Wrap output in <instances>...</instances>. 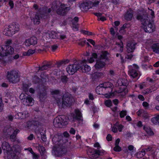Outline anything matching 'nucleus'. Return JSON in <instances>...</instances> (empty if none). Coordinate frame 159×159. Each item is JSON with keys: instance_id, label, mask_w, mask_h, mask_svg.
Returning <instances> with one entry per match:
<instances>
[{"instance_id": "obj_19", "label": "nucleus", "mask_w": 159, "mask_h": 159, "mask_svg": "<svg viewBox=\"0 0 159 159\" xmlns=\"http://www.w3.org/2000/svg\"><path fill=\"white\" fill-rule=\"evenodd\" d=\"M29 116L28 112L26 111L20 112L17 113L15 116V118L18 119H23Z\"/></svg>"}, {"instance_id": "obj_18", "label": "nucleus", "mask_w": 159, "mask_h": 159, "mask_svg": "<svg viewBox=\"0 0 159 159\" xmlns=\"http://www.w3.org/2000/svg\"><path fill=\"white\" fill-rule=\"evenodd\" d=\"M136 43H135L132 41H129L126 45V49L127 52L128 53L132 52L134 51L135 48V45Z\"/></svg>"}, {"instance_id": "obj_63", "label": "nucleus", "mask_w": 159, "mask_h": 159, "mask_svg": "<svg viewBox=\"0 0 159 159\" xmlns=\"http://www.w3.org/2000/svg\"><path fill=\"white\" fill-rule=\"evenodd\" d=\"M89 98L91 100H93L94 99L93 95L91 93L89 94Z\"/></svg>"}, {"instance_id": "obj_4", "label": "nucleus", "mask_w": 159, "mask_h": 159, "mask_svg": "<svg viewBox=\"0 0 159 159\" xmlns=\"http://www.w3.org/2000/svg\"><path fill=\"white\" fill-rule=\"evenodd\" d=\"M20 75L19 73L16 70H13L8 71L7 78L9 82L12 83H16L19 81Z\"/></svg>"}, {"instance_id": "obj_42", "label": "nucleus", "mask_w": 159, "mask_h": 159, "mask_svg": "<svg viewBox=\"0 0 159 159\" xmlns=\"http://www.w3.org/2000/svg\"><path fill=\"white\" fill-rule=\"evenodd\" d=\"M31 153L32 154L34 159H38L39 156L34 153L32 149H31Z\"/></svg>"}, {"instance_id": "obj_6", "label": "nucleus", "mask_w": 159, "mask_h": 159, "mask_svg": "<svg viewBox=\"0 0 159 159\" xmlns=\"http://www.w3.org/2000/svg\"><path fill=\"white\" fill-rule=\"evenodd\" d=\"M66 151V149L63 144H58V143H56V145L53 147L52 152L56 156L58 157L65 154Z\"/></svg>"}, {"instance_id": "obj_57", "label": "nucleus", "mask_w": 159, "mask_h": 159, "mask_svg": "<svg viewBox=\"0 0 159 159\" xmlns=\"http://www.w3.org/2000/svg\"><path fill=\"white\" fill-rule=\"evenodd\" d=\"M67 78L66 76H63L61 78V80L63 82H66L67 81Z\"/></svg>"}, {"instance_id": "obj_23", "label": "nucleus", "mask_w": 159, "mask_h": 159, "mask_svg": "<svg viewBox=\"0 0 159 159\" xmlns=\"http://www.w3.org/2000/svg\"><path fill=\"white\" fill-rule=\"evenodd\" d=\"M112 84L109 82H105L103 83L100 84V88L104 89V90H105L106 89H110L111 91V87H112Z\"/></svg>"}, {"instance_id": "obj_33", "label": "nucleus", "mask_w": 159, "mask_h": 159, "mask_svg": "<svg viewBox=\"0 0 159 159\" xmlns=\"http://www.w3.org/2000/svg\"><path fill=\"white\" fill-rule=\"evenodd\" d=\"M50 65L47 64L42 66L41 67H39V70H43L48 69L50 68Z\"/></svg>"}, {"instance_id": "obj_17", "label": "nucleus", "mask_w": 159, "mask_h": 159, "mask_svg": "<svg viewBox=\"0 0 159 159\" xmlns=\"http://www.w3.org/2000/svg\"><path fill=\"white\" fill-rule=\"evenodd\" d=\"M37 43V38L34 36L26 39L25 42V45L26 46H30L31 45H34Z\"/></svg>"}, {"instance_id": "obj_2", "label": "nucleus", "mask_w": 159, "mask_h": 159, "mask_svg": "<svg viewBox=\"0 0 159 159\" xmlns=\"http://www.w3.org/2000/svg\"><path fill=\"white\" fill-rule=\"evenodd\" d=\"M51 11L52 9L51 8H48L45 7H44L42 8H40L39 12L35 15L33 19L34 24H39L40 20L46 18Z\"/></svg>"}, {"instance_id": "obj_3", "label": "nucleus", "mask_w": 159, "mask_h": 159, "mask_svg": "<svg viewBox=\"0 0 159 159\" xmlns=\"http://www.w3.org/2000/svg\"><path fill=\"white\" fill-rule=\"evenodd\" d=\"M58 3V2L57 1L53 2L52 4V9L53 11H56L58 14L65 15L70 10V7L66 6L64 4H61L59 8H57Z\"/></svg>"}, {"instance_id": "obj_11", "label": "nucleus", "mask_w": 159, "mask_h": 159, "mask_svg": "<svg viewBox=\"0 0 159 159\" xmlns=\"http://www.w3.org/2000/svg\"><path fill=\"white\" fill-rule=\"evenodd\" d=\"M139 68V67L135 64L129 67V73L133 78H135L138 76V70Z\"/></svg>"}, {"instance_id": "obj_12", "label": "nucleus", "mask_w": 159, "mask_h": 159, "mask_svg": "<svg viewBox=\"0 0 159 159\" xmlns=\"http://www.w3.org/2000/svg\"><path fill=\"white\" fill-rule=\"evenodd\" d=\"M137 18L138 20H139L141 22L142 25L144 26L150 21L149 18L147 14L143 15H138Z\"/></svg>"}, {"instance_id": "obj_49", "label": "nucleus", "mask_w": 159, "mask_h": 159, "mask_svg": "<svg viewBox=\"0 0 159 159\" xmlns=\"http://www.w3.org/2000/svg\"><path fill=\"white\" fill-rule=\"evenodd\" d=\"M2 100L1 95H0V112H1L2 110Z\"/></svg>"}, {"instance_id": "obj_30", "label": "nucleus", "mask_w": 159, "mask_h": 159, "mask_svg": "<svg viewBox=\"0 0 159 159\" xmlns=\"http://www.w3.org/2000/svg\"><path fill=\"white\" fill-rule=\"evenodd\" d=\"M144 129L146 131L147 133L150 135H153L154 134L153 132L152 131L151 129L149 127H143Z\"/></svg>"}, {"instance_id": "obj_8", "label": "nucleus", "mask_w": 159, "mask_h": 159, "mask_svg": "<svg viewBox=\"0 0 159 159\" xmlns=\"http://www.w3.org/2000/svg\"><path fill=\"white\" fill-rule=\"evenodd\" d=\"M80 63H82L81 61L76 62L75 63L69 65L66 68L67 72L70 75L74 74L77 71L79 70H80Z\"/></svg>"}, {"instance_id": "obj_59", "label": "nucleus", "mask_w": 159, "mask_h": 159, "mask_svg": "<svg viewBox=\"0 0 159 159\" xmlns=\"http://www.w3.org/2000/svg\"><path fill=\"white\" fill-rule=\"evenodd\" d=\"M73 27L76 30H78V24H74V25L73 24Z\"/></svg>"}, {"instance_id": "obj_37", "label": "nucleus", "mask_w": 159, "mask_h": 159, "mask_svg": "<svg viewBox=\"0 0 159 159\" xmlns=\"http://www.w3.org/2000/svg\"><path fill=\"white\" fill-rule=\"evenodd\" d=\"M145 154V153L142 151V150L141 151H140L138 152L136 154V156L138 158H141L143 157Z\"/></svg>"}, {"instance_id": "obj_61", "label": "nucleus", "mask_w": 159, "mask_h": 159, "mask_svg": "<svg viewBox=\"0 0 159 159\" xmlns=\"http://www.w3.org/2000/svg\"><path fill=\"white\" fill-rule=\"evenodd\" d=\"M20 132V130L17 129H16L15 130L13 133V134H14L16 136V135H17V134L18 133Z\"/></svg>"}, {"instance_id": "obj_24", "label": "nucleus", "mask_w": 159, "mask_h": 159, "mask_svg": "<svg viewBox=\"0 0 159 159\" xmlns=\"http://www.w3.org/2000/svg\"><path fill=\"white\" fill-rule=\"evenodd\" d=\"M2 148L3 150H6L7 152L10 151L11 150L9 143L6 142H4L2 143Z\"/></svg>"}, {"instance_id": "obj_29", "label": "nucleus", "mask_w": 159, "mask_h": 159, "mask_svg": "<svg viewBox=\"0 0 159 159\" xmlns=\"http://www.w3.org/2000/svg\"><path fill=\"white\" fill-rule=\"evenodd\" d=\"M47 95L46 92L44 91L40 93L39 97L40 101H43L47 98Z\"/></svg>"}, {"instance_id": "obj_60", "label": "nucleus", "mask_w": 159, "mask_h": 159, "mask_svg": "<svg viewBox=\"0 0 159 159\" xmlns=\"http://www.w3.org/2000/svg\"><path fill=\"white\" fill-rule=\"evenodd\" d=\"M70 132L72 134H74L75 133V130L73 128H71L70 131Z\"/></svg>"}, {"instance_id": "obj_46", "label": "nucleus", "mask_w": 159, "mask_h": 159, "mask_svg": "<svg viewBox=\"0 0 159 159\" xmlns=\"http://www.w3.org/2000/svg\"><path fill=\"white\" fill-rule=\"evenodd\" d=\"M16 136L14 134H12L10 136V139L11 141H14L16 139Z\"/></svg>"}, {"instance_id": "obj_31", "label": "nucleus", "mask_w": 159, "mask_h": 159, "mask_svg": "<svg viewBox=\"0 0 159 159\" xmlns=\"http://www.w3.org/2000/svg\"><path fill=\"white\" fill-rule=\"evenodd\" d=\"M152 123L156 125L159 124V115L151 119Z\"/></svg>"}, {"instance_id": "obj_56", "label": "nucleus", "mask_w": 159, "mask_h": 159, "mask_svg": "<svg viewBox=\"0 0 159 159\" xmlns=\"http://www.w3.org/2000/svg\"><path fill=\"white\" fill-rule=\"evenodd\" d=\"M85 43L86 40H84L83 41H81L80 42H79L78 43V44L80 45L81 46H83L85 44Z\"/></svg>"}, {"instance_id": "obj_28", "label": "nucleus", "mask_w": 159, "mask_h": 159, "mask_svg": "<svg viewBox=\"0 0 159 159\" xmlns=\"http://www.w3.org/2000/svg\"><path fill=\"white\" fill-rule=\"evenodd\" d=\"M129 26L130 25L129 24L125 23L121 27L120 30V33L122 34L125 33L126 31L125 29L129 28Z\"/></svg>"}, {"instance_id": "obj_34", "label": "nucleus", "mask_w": 159, "mask_h": 159, "mask_svg": "<svg viewBox=\"0 0 159 159\" xmlns=\"http://www.w3.org/2000/svg\"><path fill=\"white\" fill-rule=\"evenodd\" d=\"M38 148L41 154H43L45 152V148L43 146L39 145Z\"/></svg>"}, {"instance_id": "obj_39", "label": "nucleus", "mask_w": 159, "mask_h": 159, "mask_svg": "<svg viewBox=\"0 0 159 159\" xmlns=\"http://www.w3.org/2000/svg\"><path fill=\"white\" fill-rule=\"evenodd\" d=\"M58 136L57 135H55L54 137L52 139V141L53 143H56L57 142H58L57 143H58V144H59V140L58 139Z\"/></svg>"}, {"instance_id": "obj_53", "label": "nucleus", "mask_w": 159, "mask_h": 159, "mask_svg": "<svg viewBox=\"0 0 159 159\" xmlns=\"http://www.w3.org/2000/svg\"><path fill=\"white\" fill-rule=\"evenodd\" d=\"M7 119L10 121H12L13 119V116L11 115H9L7 117Z\"/></svg>"}, {"instance_id": "obj_20", "label": "nucleus", "mask_w": 159, "mask_h": 159, "mask_svg": "<svg viewBox=\"0 0 159 159\" xmlns=\"http://www.w3.org/2000/svg\"><path fill=\"white\" fill-rule=\"evenodd\" d=\"M4 48L6 56L8 55H12L14 53V49L11 46L9 45H6L5 46H4Z\"/></svg>"}, {"instance_id": "obj_51", "label": "nucleus", "mask_w": 159, "mask_h": 159, "mask_svg": "<svg viewBox=\"0 0 159 159\" xmlns=\"http://www.w3.org/2000/svg\"><path fill=\"white\" fill-rule=\"evenodd\" d=\"M108 141H110L112 140V136L110 134H108L106 137Z\"/></svg>"}, {"instance_id": "obj_21", "label": "nucleus", "mask_w": 159, "mask_h": 159, "mask_svg": "<svg viewBox=\"0 0 159 159\" xmlns=\"http://www.w3.org/2000/svg\"><path fill=\"white\" fill-rule=\"evenodd\" d=\"M23 101V103L24 105L26 106H32L33 104V99L30 97H28L25 99L24 98Z\"/></svg>"}, {"instance_id": "obj_47", "label": "nucleus", "mask_w": 159, "mask_h": 159, "mask_svg": "<svg viewBox=\"0 0 159 159\" xmlns=\"http://www.w3.org/2000/svg\"><path fill=\"white\" fill-rule=\"evenodd\" d=\"M119 56H120V57L121 63H123L124 62L123 57L120 54H119V53L116 54V57H119Z\"/></svg>"}, {"instance_id": "obj_14", "label": "nucleus", "mask_w": 159, "mask_h": 159, "mask_svg": "<svg viewBox=\"0 0 159 159\" xmlns=\"http://www.w3.org/2000/svg\"><path fill=\"white\" fill-rule=\"evenodd\" d=\"M92 55V57L88 59V61L89 63H92L94 61L95 59H96V63L95 65V67L96 69L98 70L99 69V59H97L98 55L96 53H93Z\"/></svg>"}, {"instance_id": "obj_22", "label": "nucleus", "mask_w": 159, "mask_h": 159, "mask_svg": "<svg viewBox=\"0 0 159 159\" xmlns=\"http://www.w3.org/2000/svg\"><path fill=\"white\" fill-rule=\"evenodd\" d=\"M59 33H56L54 31H52L46 34L47 37L52 39L59 38Z\"/></svg>"}, {"instance_id": "obj_9", "label": "nucleus", "mask_w": 159, "mask_h": 159, "mask_svg": "<svg viewBox=\"0 0 159 159\" xmlns=\"http://www.w3.org/2000/svg\"><path fill=\"white\" fill-rule=\"evenodd\" d=\"M109 54L108 52L107 51H102L101 52V54L100 56V71L101 70V68H104L106 65L105 61L107 60V55Z\"/></svg>"}, {"instance_id": "obj_13", "label": "nucleus", "mask_w": 159, "mask_h": 159, "mask_svg": "<svg viewBox=\"0 0 159 159\" xmlns=\"http://www.w3.org/2000/svg\"><path fill=\"white\" fill-rule=\"evenodd\" d=\"M75 114L72 113L68 117V119L71 120L72 121L75 120H80L82 117L81 113L78 109L75 110Z\"/></svg>"}, {"instance_id": "obj_62", "label": "nucleus", "mask_w": 159, "mask_h": 159, "mask_svg": "<svg viewBox=\"0 0 159 159\" xmlns=\"http://www.w3.org/2000/svg\"><path fill=\"white\" fill-rule=\"evenodd\" d=\"M112 130L114 133H116L117 132L118 130L117 128L116 127H113L112 128Z\"/></svg>"}, {"instance_id": "obj_50", "label": "nucleus", "mask_w": 159, "mask_h": 159, "mask_svg": "<svg viewBox=\"0 0 159 159\" xmlns=\"http://www.w3.org/2000/svg\"><path fill=\"white\" fill-rule=\"evenodd\" d=\"M9 4L10 7L11 9H12L13 8L14 4L13 1L10 0L9 2Z\"/></svg>"}, {"instance_id": "obj_40", "label": "nucleus", "mask_w": 159, "mask_h": 159, "mask_svg": "<svg viewBox=\"0 0 159 159\" xmlns=\"http://www.w3.org/2000/svg\"><path fill=\"white\" fill-rule=\"evenodd\" d=\"M58 36V39H60V40H63L66 38V35L64 34H60L59 33Z\"/></svg>"}, {"instance_id": "obj_10", "label": "nucleus", "mask_w": 159, "mask_h": 159, "mask_svg": "<svg viewBox=\"0 0 159 159\" xmlns=\"http://www.w3.org/2000/svg\"><path fill=\"white\" fill-rule=\"evenodd\" d=\"M87 153L90 159H96L98 158L99 155V150L91 148H89L88 150Z\"/></svg>"}, {"instance_id": "obj_1", "label": "nucleus", "mask_w": 159, "mask_h": 159, "mask_svg": "<svg viewBox=\"0 0 159 159\" xmlns=\"http://www.w3.org/2000/svg\"><path fill=\"white\" fill-rule=\"evenodd\" d=\"M51 94L59 107L70 106L73 102L72 98L70 97L60 95L59 91L58 90H52Z\"/></svg>"}, {"instance_id": "obj_15", "label": "nucleus", "mask_w": 159, "mask_h": 159, "mask_svg": "<svg viewBox=\"0 0 159 159\" xmlns=\"http://www.w3.org/2000/svg\"><path fill=\"white\" fill-rule=\"evenodd\" d=\"M81 61L82 63H80V70L83 72H86L90 71L91 70V67L88 65L86 64L87 61L86 60L80 61Z\"/></svg>"}, {"instance_id": "obj_38", "label": "nucleus", "mask_w": 159, "mask_h": 159, "mask_svg": "<svg viewBox=\"0 0 159 159\" xmlns=\"http://www.w3.org/2000/svg\"><path fill=\"white\" fill-rule=\"evenodd\" d=\"M121 43H116V44L120 48L119 51L120 52H122L123 51V43L121 41Z\"/></svg>"}, {"instance_id": "obj_52", "label": "nucleus", "mask_w": 159, "mask_h": 159, "mask_svg": "<svg viewBox=\"0 0 159 159\" xmlns=\"http://www.w3.org/2000/svg\"><path fill=\"white\" fill-rule=\"evenodd\" d=\"M58 46L57 45H54L51 46V48H52V51H54L57 48Z\"/></svg>"}, {"instance_id": "obj_32", "label": "nucleus", "mask_w": 159, "mask_h": 159, "mask_svg": "<svg viewBox=\"0 0 159 159\" xmlns=\"http://www.w3.org/2000/svg\"><path fill=\"white\" fill-rule=\"evenodd\" d=\"M35 52V50L32 49H29L27 52H25L23 53L24 56H29Z\"/></svg>"}, {"instance_id": "obj_27", "label": "nucleus", "mask_w": 159, "mask_h": 159, "mask_svg": "<svg viewBox=\"0 0 159 159\" xmlns=\"http://www.w3.org/2000/svg\"><path fill=\"white\" fill-rule=\"evenodd\" d=\"M152 48L154 52L159 53V43L153 44L152 46Z\"/></svg>"}, {"instance_id": "obj_48", "label": "nucleus", "mask_w": 159, "mask_h": 159, "mask_svg": "<svg viewBox=\"0 0 159 159\" xmlns=\"http://www.w3.org/2000/svg\"><path fill=\"white\" fill-rule=\"evenodd\" d=\"M110 32L111 34L113 36V38H114V37L115 34V32L114 29L113 28H111L110 29Z\"/></svg>"}, {"instance_id": "obj_26", "label": "nucleus", "mask_w": 159, "mask_h": 159, "mask_svg": "<svg viewBox=\"0 0 159 159\" xmlns=\"http://www.w3.org/2000/svg\"><path fill=\"white\" fill-rule=\"evenodd\" d=\"M80 8L82 11H86L89 9V4L87 2H84L80 5Z\"/></svg>"}, {"instance_id": "obj_43", "label": "nucleus", "mask_w": 159, "mask_h": 159, "mask_svg": "<svg viewBox=\"0 0 159 159\" xmlns=\"http://www.w3.org/2000/svg\"><path fill=\"white\" fill-rule=\"evenodd\" d=\"M152 149V147L149 146L147 148L143 149L142 151H143L145 153L146 152L150 151Z\"/></svg>"}, {"instance_id": "obj_64", "label": "nucleus", "mask_w": 159, "mask_h": 159, "mask_svg": "<svg viewBox=\"0 0 159 159\" xmlns=\"http://www.w3.org/2000/svg\"><path fill=\"white\" fill-rule=\"evenodd\" d=\"M143 107H148L149 106L148 103L146 102H143Z\"/></svg>"}, {"instance_id": "obj_58", "label": "nucleus", "mask_w": 159, "mask_h": 159, "mask_svg": "<svg viewBox=\"0 0 159 159\" xmlns=\"http://www.w3.org/2000/svg\"><path fill=\"white\" fill-rule=\"evenodd\" d=\"M87 41L89 42L90 43H91L93 45H95V42L92 39H87Z\"/></svg>"}, {"instance_id": "obj_54", "label": "nucleus", "mask_w": 159, "mask_h": 159, "mask_svg": "<svg viewBox=\"0 0 159 159\" xmlns=\"http://www.w3.org/2000/svg\"><path fill=\"white\" fill-rule=\"evenodd\" d=\"M34 138V136L33 134H30L28 137L27 139L30 140H32Z\"/></svg>"}, {"instance_id": "obj_36", "label": "nucleus", "mask_w": 159, "mask_h": 159, "mask_svg": "<svg viewBox=\"0 0 159 159\" xmlns=\"http://www.w3.org/2000/svg\"><path fill=\"white\" fill-rule=\"evenodd\" d=\"M104 104L107 107H110L112 106V102L110 100H107L105 101Z\"/></svg>"}, {"instance_id": "obj_7", "label": "nucleus", "mask_w": 159, "mask_h": 159, "mask_svg": "<svg viewBox=\"0 0 159 159\" xmlns=\"http://www.w3.org/2000/svg\"><path fill=\"white\" fill-rule=\"evenodd\" d=\"M68 122L63 116H59L55 118L53 121L54 126L57 128H62L63 125H66Z\"/></svg>"}, {"instance_id": "obj_16", "label": "nucleus", "mask_w": 159, "mask_h": 159, "mask_svg": "<svg viewBox=\"0 0 159 159\" xmlns=\"http://www.w3.org/2000/svg\"><path fill=\"white\" fill-rule=\"evenodd\" d=\"M143 28L146 32L152 33L155 30V26L153 23L150 21L143 26Z\"/></svg>"}, {"instance_id": "obj_44", "label": "nucleus", "mask_w": 159, "mask_h": 159, "mask_svg": "<svg viewBox=\"0 0 159 159\" xmlns=\"http://www.w3.org/2000/svg\"><path fill=\"white\" fill-rule=\"evenodd\" d=\"M113 150L115 151L119 152L121 151L122 149L121 148L119 145H118L115 146Z\"/></svg>"}, {"instance_id": "obj_35", "label": "nucleus", "mask_w": 159, "mask_h": 159, "mask_svg": "<svg viewBox=\"0 0 159 159\" xmlns=\"http://www.w3.org/2000/svg\"><path fill=\"white\" fill-rule=\"evenodd\" d=\"M6 56V54L5 53L4 47H0V56L2 57Z\"/></svg>"}, {"instance_id": "obj_45", "label": "nucleus", "mask_w": 159, "mask_h": 159, "mask_svg": "<svg viewBox=\"0 0 159 159\" xmlns=\"http://www.w3.org/2000/svg\"><path fill=\"white\" fill-rule=\"evenodd\" d=\"M79 20V19L78 17H75L72 20V24L74 25V24H77V23L78 22Z\"/></svg>"}, {"instance_id": "obj_5", "label": "nucleus", "mask_w": 159, "mask_h": 159, "mask_svg": "<svg viewBox=\"0 0 159 159\" xmlns=\"http://www.w3.org/2000/svg\"><path fill=\"white\" fill-rule=\"evenodd\" d=\"M19 30V26L18 24H14L6 27L3 31V34L7 36H11L14 34L16 32Z\"/></svg>"}, {"instance_id": "obj_25", "label": "nucleus", "mask_w": 159, "mask_h": 159, "mask_svg": "<svg viewBox=\"0 0 159 159\" xmlns=\"http://www.w3.org/2000/svg\"><path fill=\"white\" fill-rule=\"evenodd\" d=\"M133 16L131 11H127L124 16V18L127 20L130 21L131 20Z\"/></svg>"}, {"instance_id": "obj_41", "label": "nucleus", "mask_w": 159, "mask_h": 159, "mask_svg": "<svg viewBox=\"0 0 159 159\" xmlns=\"http://www.w3.org/2000/svg\"><path fill=\"white\" fill-rule=\"evenodd\" d=\"M127 115L126 111H122L120 113V116L121 118L124 117Z\"/></svg>"}, {"instance_id": "obj_55", "label": "nucleus", "mask_w": 159, "mask_h": 159, "mask_svg": "<svg viewBox=\"0 0 159 159\" xmlns=\"http://www.w3.org/2000/svg\"><path fill=\"white\" fill-rule=\"evenodd\" d=\"M119 132H121L123 126L122 125H120L117 126Z\"/></svg>"}]
</instances>
